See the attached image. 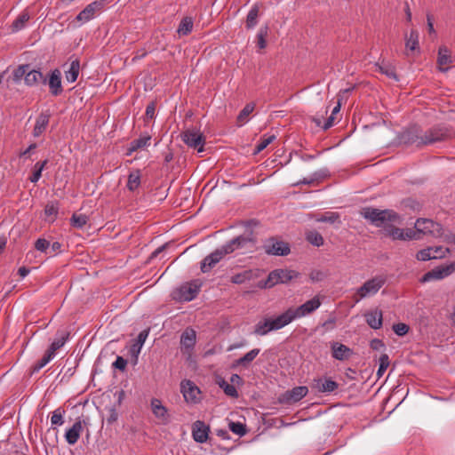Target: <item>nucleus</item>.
<instances>
[{"instance_id":"1","label":"nucleus","mask_w":455,"mask_h":455,"mask_svg":"<svg viewBox=\"0 0 455 455\" xmlns=\"http://www.w3.org/2000/svg\"><path fill=\"white\" fill-rule=\"evenodd\" d=\"M363 217L369 220L373 225L382 228L386 235L394 240H413L417 237L413 228H399L395 227L400 222V216L393 210H379L374 208H364Z\"/></svg>"},{"instance_id":"2","label":"nucleus","mask_w":455,"mask_h":455,"mask_svg":"<svg viewBox=\"0 0 455 455\" xmlns=\"http://www.w3.org/2000/svg\"><path fill=\"white\" fill-rule=\"evenodd\" d=\"M256 243L251 234L242 235L226 243L220 248L211 252L208 256H225L240 251V253L252 252Z\"/></svg>"},{"instance_id":"3","label":"nucleus","mask_w":455,"mask_h":455,"mask_svg":"<svg viewBox=\"0 0 455 455\" xmlns=\"http://www.w3.org/2000/svg\"><path fill=\"white\" fill-rule=\"evenodd\" d=\"M286 312H283L275 317H266L259 321L254 327V333L259 336H265L270 331H278L290 324Z\"/></svg>"},{"instance_id":"4","label":"nucleus","mask_w":455,"mask_h":455,"mask_svg":"<svg viewBox=\"0 0 455 455\" xmlns=\"http://www.w3.org/2000/svg\"><path fill=\"white\" fill-rule=\"evenodd\" d=\"M202 286L203 281L200 279L185 282L172 291V297L179 302H189L196 298Z\"/></svg>"},{"instance_id":"5","label":"nucleus","mask_w":455,"mask_h":455,"mask_svg":"<svg viewBox=\"0 0 455 455\" xmlns=\"http://www.w3.org/2000/svg\"><path fill=\"white\" fill-rule=\"evenodd\" d=\"M320 306L321 301L319 298L315 296L298 307H289L288 309L285 310V312L290 323H291L296 319L302 318L310 315L311 313L318 309Z\"/></svg>"},{"instance_id":"6","label":"nucleus","mask_w":455,"mask_h":455,"mask_svg":"<svg viewBox=\"0 0 455 455\" xmlns=\"http://www.w3.org/2000/svg\"><path fill=\"white\" fill-rule=\"evenodd\" d=\"M182 141L198 153L204 151L205 137L196 129H188L181 133Z\"/></svg>"},{"instance_id":"7","label":"nucleus","mask_w":455,"mask_h":455,"mask_svg":"<svg viewBox=\"0 0 455 455\" xmlns=\"http://www.w3.org/2000/svg\"><path fill=\"white\" fill-rule=\"evenodd\" d=\"M415 231H417L414 240L420 239L421 235L430 234L433 235H442V225L433 221L430 219H418L415 222L414 228H412Z\"/></svg>"},{"instance_id":"8","label":"nucleus","mask_w":455,"mask_h":455,"mask_svg":"<svg viewBox=\"0 0 455 455\" xmlns=\"http://www.w3.org/2000/svg\"><path fill=\"white\" fill-rule=\"evenodd\" d=\"M298 272L290 269H275L269 273L263 287L271 288L278 283H285L298 276Z\"/></svg>"},{"instance_id":"9","label":"nucleus","mask_w":455,"mask_h":455,"mask_svg":"<svg viewBox=\"0 0 455 455\" xmlns=\"http://www.w3.org/2000/svg\"><path fill=\"white\" fill-rule=\"evenodd\" d=\"M265 252L271 256H287L290 253V246L287 243L270 237L264 242Z\"/></svg>"},{"instance_id":"10","label":"nucleus","mask_w":455,"mask_h":455,"mask_svg":"<svg viewBox=\"0 0 455 455\" xmlns=\"http://www.w3.org/2000/svg\"><path fill=\"white\" fill-rule=\"evenodd\" d=\"M385 283V279L382 276H377L371 280H368L357 289V295L359 296L356 299V301H359L362 299L375 295L380 288Z\"/></svg>"},{"instance_id":"11","label":"nucleus","mask_w":455,"mask_h":455,"mask_svg":"<svg viewBox=\"0 0 455 455\" xmlns=\"http://www.w3.org/2000/svg\"><path fill=\"white\" fill-rule=\"evenodd\" d=\"M454 271H455V261L449 263V264L438 266V267L433 268L432 270L427 272L421 277L420 281L422 283H427V282L434 281V280H441V279L447 277L448 275L452 274Z\"/></svg>"},{"instance_id":"12","label":"nucleus","mask_w":455,"mask_h":455,"mask_svg":"<svg viewBox=\"0 0 455 455\" xmlns=\"http://www.w3.org/2000/svg\"><path fill=\"white\" fill-rule=\"evenodd\" d=\"M180 392L188 403L196 404L201 401V390L191 380L185 379L181 381Z\"/></svg>"},{"instance_id":"13","label":"nucleus","mask_w":455,"mask_h":455,"mask_svg":"<svg viewBox=\"0 0 455 455\" xmlns=\"http://www.w3.org/2000/svg\"><path fill=\"white\" fill-rule=\"evenodd\" d=\"M104 3L102 1H94L84 7L76 17V20L79 25L84 24L94 19L103 9Z\"/></svg>"},{"instance_id":"14","label":"nucleus","mask_w":455,"mask_h":455,"mask_svg":"<svg viewBox=\"0 0 455 455\" xmlns=\"http://www.w3.org/2000/svg\"><path fill=\"white\" fill-rule=\"evenodd\" d=\"M449 137V132L443 127H434L427 131L420 138L421 143L424 145L433 144L438 141L444 140Z\"/></svg>"},{"instance_id":"15","label":"nucleus","mask_w":455,"mask_h":455,"mask_svg":"<svg viewBox=\"0 0 455 455\" xmlns=\"http://www.w3.org/2000/svg\"><path fill=\"white\" fill-rule=\"evenodd\" d=\"M330 347L331 356L338 361H347L353 355V350L351 348L338 341L331 342Z\"/></svg>"},{"instance_id":"16","label":"nucleus","mask_w":455,"mask_h":455,"mask_svg":"<svg viewBox=\"0 0 455 455\" xmlns=\"http://www.w3.org/2000/svg\"><path fill=\"white\" fill-rule=\"evenodd\" d=\"M46 84H48L50 92L52 96H59L62 93L61 73L58 68H55L49 74Z\"/></svg>"},{"instance_id":"17","label":"nucleus","mask_w":455,"mask_h":455,"mask_svg":"<svg viewBox=\"0 0 455 455\" xmlns=\"http://www.w3.org/2000/svg\"><path fill=\"white\" fill-rule=\"evenodd\" d=\"M209 427L201 420H197L192 427V436L196 443H204L207 441L209 436Z\"/></svg>"},{"instance_id":"18","label":"nucleus","mask_w":455,"mask_h":455,"mask_svg":"<svg viewBox=\"0 0 455 455\" xmlns=\"http://www.w3.org/2000/svg\"><path fill=\"white\" fill-rule=\"evenodd\" d=\"M150 405L154 416L159 419L161 423L166 424L169 420L167 408L164 406L162 402L157 398H153Z\"/></svg>"},{"instance_id":"19","label":"nucleus","mask_w":455,"mask_h":455,"mask_svg":"<svg viewBox=\"0 0 455 455\" xmlns=\"http://www.w3.org/2000/svg\"><path fill=\"white\" fill-rule=\"evenodd\" d=\"M196 340V333L193 329H186L180 336L181 348L185 349L187 353H190Z\"/></svg>"},{"instance_id":"20","label":"nucleus","mask_w":455,"mask_h":455,"mask_svg":"<svg viewBox=\"0 0 455 455\" xmlns=\"http://www.w3.org/2000/svg\"><path fill=\"white\" fill-rule=\"evenodd\" d=\"M83 430V422L80 419L76 420L73 424V426L66 431V442L70 445H74L75 443H76V442L80 438Z\"/></svg>"},{"instance_id":"21","label":"nucleus","mask_w":455,"mask_h":455,"mask_svg":"<svg viewBox=\"0 0 455 455\" xmlns=\"http://www.w3.org/2000/svg\"><path fill=\"white\" fill-rule=\"evenodd\" d=\"M365 321L367 324L374 329L379 330L382 327L383 323V315L382 312L379 309H374L369 312H366L364 315Z\"/></svg>"},{"instance_id":"22","label":"nucleus","mask_w":455,"mask_h":455,"mask_svg":"<svg viewBox=\"0 0 455 455\" xmlns=\"http://www.w3.org/2000/svg\"><path fill=\"white\" fill-rule=\"evenodd\" d=\"M25 84L28 86H35L38 84H46L47 78L43 75L40 70H28L27 75L25 76Z\"/></svg>"},{"instance_id":"23","label":"nucleus","mask_w":455,"mask_h":455,"mask_svg":"<svg viewBox=\"0 0 455 455\" xmlns=\"http://www.w3.org/2000/svg\"><path fill=\"white\" fill-rule=\"evenodd\" d=\"M453 60L449 49L444 45L440 46L437 57V64L439 65L440 71L446 72L449 68H445L444 66L451 64Z\"/></svg>"},{"instance_id":"24","label":"nucleus","mask_w":455,"mask_h":455,"mask_svg":"<svg viewBox=\"0 0 455 455\" xmlns=\"http://www.w3.org/2000/svg\"><path fill=\"white\" fill-rule=\"evenodd\" d=\"M151 136L148 134L141 135L139 139L133 140L128 146L126 156H132L135 151L149 146Z\"/></svg>"},{"instance_id":"25","label":"nucleus","mask_w":455,"mask_h":455,"mask_svg":"<svg viewBox=\"0 0 455 455\" xmlns=\"http://www.w3.org/2000/svg\"><path fill=\"white\" fill-rule=\"evenodd\" d=\"M50 121V115L47 113H41L36 120L33 129L34 137L40 136L47 128Z\"/></svg>"},{"instance_id":"26","label":"nucleus","mask_w":455,"mask_h":455,"mask_svg":"<svg viewBox=\"0 0 455 455\" xmlns=\"http://www.w3.org/2000/svg\"><path fill=\"white\" fill-rule=\"evenodd\" d=\"M260 4L256 3L250 9L245 20V28L251 30L258 24V18L259 13Z\"/></svg>"},{"instance_id":"27","label":"nucleus","mask_w":455,"mask_h":455,"mask_svg":"<svg viewBox=\"0 0 455 455\" xmlns=\"http://www.w3.org/2000/svg\"><path fill=\"white\" fill-rule=\"evenodd\" d=\"M308 389L305 386H299L293 387L291 390L287 391L285 394V398L289 402L296 403L300 401L303 397L307 395Z\"/></svg>"},{"instance_id":"28","label":"nucleus","mask_w":455,"mask_h":455,"mask_svg":"<svg viewBox=\"0 0 455 455\" xmlns=\"http://www.w3.org/2000/svg\"><path fill=\"white\" fill-rule=\"evenodd\" d=\"M141 183V172L139 169L132 170L127 179L126 188L129 191H136Z\"/></svg>"},{"instance_id":"29","label":"nucleus","mask_w":455,"mask_h":455,"mask_svg":"<svg viewBox=\"0 0 455 455\" xmlns=\"http://www.w3.org/2000/svg\"><path fill=\"white\" fill-rule=\"evenodd\" d=\"M68 333H67V332H61L60 334L58 333L57 338L52 342V344L50 345V347L46 352H48L53 357H55L56 351L58 349H60V347H62L65 345V343L68 341Z\"/></svg>"},{"instance_id":"30","label":"nucleus","mask_w":455,"mask_h":455,"mask_svg":"<svg viewBox=\"0 0 455 455\" xmlns=\"http://www.w3.org/2000/svg\"><path fill=\"white\" fill-rule=\"evenodd\" d=\"M193 27H194L193 18L188 17V16L184 17L179 24V27L177 28V33L180 36H188L192 32Z\"/></svg>"},{"instance_id":"31","label":"nucleus","mask_w":455,"mask_h":455,"mask_svg":"<svg viewBox=\"0 0 455 455\" xmlns=\"http://www.w3.org/2000/svg\"><path fill=\"white\" fill-rule=\"evenodd\" d=\"M80 70V62L78 60H74L70 63L68 70L65 72V77L68 83L76 81Z\"/></svg>"},{"instance_id":"32","label":"nucleus","mask_w":455,"mask_h":455,"mask_svg":"<svg viewBox=\"0 0 455 455\" xmlns=\"http://www.w3.org/2000/svg\"><path fill=\"white\" fill-rule=\"evenodd\" d=\"M59 203L57 201L49 202L44 207V215L49 222H53L58 216Z\"/></svg>"},{"instance_id":"33","label":"nucleus","mask_w":455,"mask_h":455,"mask_svg":"<svg viewBox=\"0 0 455 455\" xmlns=\"http://www.w3.org/2000/svg\"><path fill=\"white\" fill-rule=\"evenodd\" d=\"M259 352L260 350L259 348H253L250 350L243 356L235 361V365L247 367L257 357Z\"/></svg>"},{"instance_id":"34","label":"nucleus","mask_w":455,"mask_h":455,"mask_svg":"<svg viewBox=\"0 0 455 455\" xmlns=\"http://www.w3.org/2000/svg\"><path fill=\"white\" fill-rule=\"evenodd\" d=\"M148 336V331H142L139 333L135 343L131 347V352L134 355H138Z\"/></svg>"},{"instance_id":"35","label":"nucleus","mask_w":455,"mask_h":455,"mask_svg":"<svg viewBox=\"0 0 455 455\" xmlns=\"http://www.w3.org/2000/svg\"><path fill=\"white\" fill-rule=\"evenodd\" d=\"M47 164H48L47 159L35 164L34 168H33V173L28 178L30 182L36 183L40 180V178L42 176V172L46 167Z\"/></svg>"},{"instance_id":"36","label":"nucleus","mask_w":455,"mask_h":455,"mask_svg":"<svg viewBox=\"0 0 455 455\" xmlns=\"http://www.w3.org/2000/svg\"><path fill=\"white\" fill-rule=\"evenodd\" d=\"M405 47L411 52L419 49V32L417 30H411L408 38H406Z\"/></svg>"},{"instance_id":"37","label":"nucleus","mask_w":455,"mask_h":455,"mask_svg":"<svg viewBox=\"0 0 455 455\" xmlns=\"http://www.w3.org/2000/svg\"><path fill=\"white\" fill-rule=\"evenodd\" d=\"M376 68H377V70H379L381 74L386 75L387 77L395 79V80H398L396 73H395V69L392 65H390L388 63L381 62V63H378L376 65Z\"/></svg>"},{"instance_id":"38","label":"nucleus","mask_w":455,"mask_h":455,"mask_svg":"<svg viewBox=\"0 0 455 455\" xmlns=\"http://www.w3.org/2000/svg\"><path fill=\"white\" fill-rule=\"evenodd\" d=\"M446 252H450L448 247L443 246H430L426 249L420 250L416 256H431L432 253H441L445 254Z\"/></svg>"},{"instance_id":"39","label":"nucleus","mask_w":455,"mask_h":455,"mask_svg":"<svg viewBox=\"0 0 455 455\" xmlns=\"http://www.w3.org/2000/svg\"><path fill=\"white\" fill-rule=\"evenodd\" d=\"M338 384L334 380L330 379H326L323 380H320L317 384V388L320 392L323 393H331L335 389H337Z\"/></svg>"},{"instance_id":"40","label":"nucleus","mask_w":455,"mask_h":455,"mask_svg":"<svg viewBox=\"0 0 455 455\" xmlns=\"http://www.w3.org/2000/svg\"><path fill=\"white\" fill-rule=\"evenodd\" d=\"M217 383L220 386V387L223 389L224 393L227 395H228L230 397H235V398L238 396V392L234 385L229 384L223 379H220L217 381Z\"/></svg>"},{"instance_id":"41","label":"nucleus","mask_w":455,"mask_h":455,"mask_svg":"<svg viewBox=\"0 0 455 455\" xmlns=\"http://www.w3.org/2000/svg\"><path fill=\"white\" fill-rule=\"evenodd\" d=\"M30 16L28 12H21L18 18L12 23V30L19 31L25 27L27 21H28Z\"/></svg>"},{"instance_id":"42","label":"nucleus","mask_w":455,"mask_h":455,"mask_svg":"<svg viewBox=\"0 0 455 455\" xmlns=\"http://www.w3.org/2000/svg\"><path fill=\"white\" fill-rule=\"evenodd\" d=\"M64 415L65 411L59 407L56 410L52 411V417H51V424L52 426H61L64 424Z\"/></svg>"},{"instance_id":"43","label":"nucleus","mask_w":455,"mask_h":455,"mask_svg":"<svg viewBox=\"0 0 455 455\" xmlns=\"http://www.w3.org/2000/svg\"><path fill=\"white\" fill-rule=\"evenodd\" d=\"M322 117L323 116L321 117H313V121L317 126L322 127L323 130H328L334 125L336 118L335 116H332V114H331V116L323 123L322 122Z\"/></svg>"},{"instance_id":"44","label":"nucleus","mask_w":455,"mask_h":455,"mask_svg":"<svg viewBox=\"0 0 455 455\" xmlns=\"http://www.w3.org/2000/svg\"><path fill=\"white\" fill-rule=\"evenodd\" d=\"M275 140V136L274 134L263 135L259 143L256 146V152L259 153L260 151L264 150L269 144H271Z\"/></svg>"},{"instance_id":"45","label":"nucleus","mask_w":455,"mask_h":455,"mask_svg":"<svg viewBox=\"0 0 455 455\" xmlns=\"http://www.w3.org/2000/svg\"><path fill=\"white\" fill-rule=\"evenodd\" d=\"M267 26L261 27L257 34V45L259 49H264L267 46L266 37L267 36Z\"/></svg>"},{"instance_id":"46","label":"nucleus","mask_w":455,"mask_h":455,"mask_svg":"<svg viewBox=\"0 0 455 455\" xmlns=\"http://www.w3.org/2000/svg\"><path fill=\"white\" fill-rule=\"evenodd\" d=\"M71 225L76 228H82L84 225H86L88 221V217L85 214H73L71 217Z\"/></svg>"},{"instance_id":"47","label":"nucleus","mask_w":455,"mask_h":455,"mask_svg":"<svg viewBox=\"0 0 455 455\" xmlns=\"http://www.w3.org/2000/svg\"><path fill=\"white\" fill-rule=\"evenodd\" d=\"M28 68V64L18 66L12 72L13 81L15 83H19L23 77L25 78V76L27 75Z\"/></svg>"},{"instance_id":"48","label":"nucleus","mask_w":455,"mask_h":455,"mask_svg":"<svg viewBox=\"0 0 455 455\" xmlns=\"http://www.w3.org/2000/svg\"><path fill=\"white\" fill-rule=\"evenodd\" d=\"M254 110V105L251 103L246 104L244 108L240 111L237 116V122L243 124L247 122V117Z\"/></svg>"},{"instance_id":"49","label":"nucleus","mask_w":455,"mask_h":455,"mask_svg":"<svg viewBox=\"0 0 455 455\" xmlns=\"http://www.w3.org/2000/svg\"><path fill=\"white\" fill-rule=\"evenodd\" d=\"M307 240L315 246H320L323 243V236L315 230L307 233Z\"/></svg>"},{"instance_id":"50","label":"nucleus","mask_w":455,"mask_h":455,"mask_svg":"<svg viewBox=\"0 0 455 455\" xmlns=\"http://www.w3.org/2000/svg\"><path fill=\"white\" fill-rule=\"evenodd\" d=\"M54 357L49 354L48 352H45L44 356L36 362V363L33 366V371L36 372L39 371L41 369H43L45 365H47Z\"/></svg>"},{"instance_id":"51","label":"nucleus","mask_w":455,"mask_h":455,"mask_svg":"<svg viewBox=\"0 0 455 455\" xmlns=\"http://www.w3.org/2000/svg\"><path fill=\"white\" fill-rule=\"evenodd\" d=\"M174 248H176V244L173 242L166 243L164 245L156 248L151 253L150 256H152V257L158 256L160 253H163V252L172 253L173 252L172 249H174Z\"/></svg>"},{"instance_id":"52","label":"nucleus","mask_w":455,"mask_h":455,"mask_svg":"<svg viewBox=\"0 0 455 455\" xmlns=\"http://www.w3.org/2000/svg\"><path fill=\"white\" fill-rule=\"evenodd\" d=\"M220 258H205L201 264V270L204 273L210 271L217 263H219Z\"/></svg>"},{"instance_id":"53","label":"nucleus","mask_w":455,"mask_h":455,"mask_svg":"<svg viewBox=\"0 0 455 455\" xmlns=\"http://www.w3.org/2000/svg\"><path fill=\"white\" fill-rule=\"evenodd\" d=\"M229 429L239 436H243L246 434L245 426L240 422H230Z\"/></svg>"},{"instance_id":"54","label":"nucleus","mask_w":455,"mask_h":455,"mask_svg":"<svg viewBox=\"0 0 455 455\" xmlns=\"http://www.w3.org/2000/svg\"><path fill=\"white\" fill-rule=\"evenodd\" d=\"M388 366H389L388 355L386 354L381 355V356L379 357V365L377 374L379 376H382L384 374V372L387 371Z\"/></svg>"},{"instance_id":"55","label":"nucleus","mask_w":455,"mask_h":455,"mask_svg":"<svg viewBox=\"0 0 455 455\" xmlns=\"http://www.w3.org/2000/svg\"><path fill=\"white\" fill-rule=\"evenodd\" d=\"M410 330L409 325L403 323H395L393 325V331L395 333L400 337L404 336L408 333Z\"/></svg>"},{"instance_id":"56","label":"nucleus","mask_w":455,"mask_h":455,"mask_svg":"<svg viewBox=\"0 0 455 455\" xmlns=\"http://www.w3.org/2000/svg\"><path fill=\"white\" fill-rule=\"evenodd\" d=\"M50 247V243L49 241H47L46 239L44 238H38L36 242H35V248L42 252V253H46L47 252V249Z\"/></svg>"},{"instance_id":"57","label":"nucleus","mask_w":455,"mask_h":455,"mask_svg":"<svg viewBox=\"0 0 455 455\" xmlns=\"http://www.w3.org/2000/svg\"><path fill=\"white\" fill-rule=\"evenodd\" d=\"M339 219V215L337 212H326L323 215L319 220L323 222L335 223Z\"/></svg>"},{"instance_id":"58","label":"nucleus","mask_w":455,"mask_h":455,"mask_svg":"<svg viewBox=\"0 0 455 455\" xmlns=\"http://www.w3.org/2000/svg\"><path fill=\"white\" fill-rule=\"evenodd\" d=\"M312 282H320L326 276V273L320 269H313L309 275Z\"/></svg>"},{"instance_id":"59","label":"nucleus","mask_w":455,"mask_h":455,"mask_svg":"<svg viewBox=\"0 0 455 455\" xmlns=\"http://www.w3.org/2000/svg\"><path fill=\"white\" fill-rule=\"evenodd\" d=\"M249 278H250V274L248 272H243V273L233 275L231 278V281L234 283L239 284V283H244Z\"/></svg>"},{"instance_id":"60","label":"nucleus","mask_w":455,"mask_h":455,"mask_svg":"<svg viewBox=\"0 0 455 455\" xmlns=\"http://www.w3.org/2000/svg\"><path fill=\"white\" fill-rule=\"evenodd\" d=\"M320 178V175L318 173H314L312 175V177L310 178H304L303 180L296 182L293 184V186H299L300 184H304V185H311L313 184L315 181L318 180Z\"/></svg>"},{"instance_id":"61","label":"nucleus","mask_w":455,"mask_h":455,"mask_svg":"<svg viewBox=\"0 0 455 455\" xmlns=\"http://www.w3.org/2000/svg\"><path fill=\"white\" fill-rule=\"evenodd\" d=\"M146 117L148 119H153L156 115V103L151 102L146 108Z\"/></svg>"},{"instance_id":"62","label":"nucleus","mask_w":455,"mask_h":455,"mask_svg":"<svg viewBox=\"0 0 455 455\" xmlns=\"http://www.w3.org/2000/svg\"><path fill=\"white\" fill-rule=\"evenodd\" d=\"M37 148V145L36 143L30 144L27 149L24 151H21L19 155L20 158L27 159L29 157L30 153L35 150Z\"/></svg>"},{"instance_id":"63","label":"nucleus","mask_w":455,"mask_h":455,"mask_svg":"<svg viewBox=\"0 0 455 455\" xmlns=\"http://www.w3.org/2000/svg\"><path fill=\"white\" fill-rule=\"evenodd\" d=\"M127 362L122 356H117L116 361L113 363V366L119 370H124L126 367Z\"/></svg>"},{"instance_id":"64","label":"nucleus","mask_w":455,"mask_h":455,"mask_svg":"<svg viewBox=\"0 0 455 455\" xmlns=\"http://www.w3.org/2000/svg\"><path fill=\"white\" fill-rule=\"evenodd\" d=\"M370 347L373 350H380L385 347V344L379 339H373L370 343Z\"/></svg>"}]
</instances>
